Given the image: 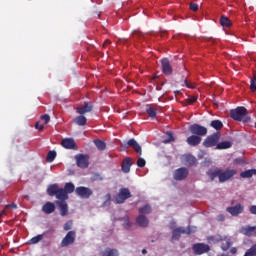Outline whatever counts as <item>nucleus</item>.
I'll use <instances>...</instances> for the list:
<instances>
[{
	"label": "nucleus",
	"mask_w": 256,
	"mask_h": 256,
	"mask_svg": "<svg viewBox=\"0 0 256 256\" xmlns=\"http://www.w3.org/2000/svg\"><path fill=\"white\" fill-rule=\"evenodd\" d=\"M106 199H107V201H111V194H107Z\"/></svg>",
	"instance_id": "6e6d98bb"
},
{
	"label": "nucleus",
	"mask_w": 256,
	"mask_h": 256,
	"mask_svg": "<svg viewBox=\"0 0 256 256\" xmlns=\"http://www.w3.org/2000/svg\"><path fill=\"white\" fill-rule=\"evenodd\" d=\"M243 205L237 204L236 206L227 207L226 211L227 213H230L232 217H237V215H241L243 213Z\"/></svg>",
	"instance_id": "a211bd4d"
},
{
	"label": "nucleus",
	"mask_w": 256,
	"mask_h": 256,
	"mask_svg": "<svg viewBox=\"0 0 256 256\" xmlns=\"http://www.w3.org/2000/svg\"><path fill=\"white\" fill-rule=\"evenodd\" d=\"M93 111V104L91 102H86L82 107L76 109L79 115H85V113H91Z\"/></svg>",
	"instance_id": "6ab92c4d"
},
{
	"label": "nucleus",
	"mask_w": 256,
	"mask_h": 256,
	"mask_svg": "<svg viewBox=\"0 0 256 256\" xmlns=\"http://www.w3.org/2000/svg\"><path fill=\"white\" fill-rule=\"evenodd\" d=\"M230 116L234 121H242L243 123H249L251 121V117L247 116V108L245 107H237L231 110Z\"/></svg>",
	"instance_id": "f03ea898"
},
{
	"label": "nucleus",
	"mask_w": 256,
	"mask_h": 256,
	"mask_svg": "<svg viewBox=\"0 0 256 256\" xmlns=\"http://www.w3.org/2000/svg\"><path fill=\"white\" fill-rule=\"evenodd\" d=\"M29 198V196H24V199H28Z\"/></svg>",
	"instance_id": "680f3d73"
},
{
	"label": "nucleus",
	"mask_w": 256,
	"mask_h": 256,
	"mask_svg": "<svg viewBox=\"0 0 256 256\" xmlns=\"http://www.w3.org/2000/svg\"><path fill=\"white\" fill-rule=\"evenodd\" d=\"M101 256H119V251L117 249L106 248L105 251L101 253Z\"/></svg>",
	"instance_id": "cd10ccee"
},
{
	"label": "nucleus",
	"mask_w": 256,
	"mask_h": 256,
	"mask_svg": "<svg viewBox=\"0 0 256 256\" xmlns=\"http://www.w3.org/2000/svg\"><path fill=\"white\" fill-rule=\"evenodd\" d=\"M40 119L42 121H44L45 125H47V123H49V121H51V117L49 116V114H44L40 117Z\"/></svg>",
	"instance_id": "a19ab883"
},
{
	"label": "nucleus",
	"mask_w": 256,
	"mask_h": 256,
	"mask_svg": "<svg viewBox=\"0 0 256 256\" xmlns=\"http://www.w3.org/2000/svg\"><path fill=\"white\" fill-rule=\"evenodd\" d=\"M75 191V185L71 182L65 184L64 188H59L57 184H51L47 188V195L49 197H56V199H69V193Z\"/></svg>",
	"instance_id": "f257e3e1"
},
{
	"label": "nucleus",
	"mask_w": 256,
	"mask_h": 256,
	"mask_svg": "<svg viewBox=\"0 0 256 256\" xmlns=\"http://www.w3.org/2000/svg\"><path fill=\"white\" fill-rule=\"evenodd\" d=\"M166 139L163 140V143L167 145V143H173L175 141V137L173 136V132H166Z\"/></svg>",
	"instance_id": "c9c22d12"
},
{
	"label": "nucleus",
	"mask_w": 256,
	"mask_h": 256,
	"mask_svg": "<svg viewBox=\"0 0 256 256\" xmlns=\"http://www.w3.org/2000/svg\"><path fill=\"white\" fill-rule=\"evenodd\" d=\"M146 253H147V249H143V250H142V254H143V255H146Z\"/></svg>",
	"instance_id": "13d9d810"
},
{
	"label": "nucleus",
	"mask_w": 256,
	"mask_h": 256,
	"mask_svg": "<svg viewBox=\"0 0 256 256\" xmlns=\"http://www.w3.org/2000/svg\"><path fill=\"white\" fill-rule=\"evenodd\" d=\"M250 213H251L252 215H256V205H252V206L250 207Z\"/></svg>",
	"instance_id": "8fccbe9b"
},
{
	"label": "nucleus",
	"mask_w": 256,
	"mask_h": 256,
	"mask_svg": "<svg viewBox=\"0 0 256 256\" xmlns=\"http://www.w3.org/2000/svg\"><path fill=\"white\" fill-rule=\"evenodd\" d=\"M77 167L80 169H87L89 167V155L87 154H77L74 156Z\"/></svg>",
	"instance_id": "39448f33"
},
{
	"label": "nucleus",
	"mask_w": 256,
	"mask_h": 256,
	"mask_svg": "<svg viewBox=\"0 0 256 256\" xmlns=\"http://www.w3.org/2000/svg\"><path fill=\"white\" fill-rule=\"evenodd\" d=\"M190 9L191 11H199V5L195 3H190Z\"/></svg>",
	"instance_id": "49530a36"
},
{
	"label": "nucleus",
	"mask_w": 256,
	"mask_h": 256,
	"mask_svg": "<svg viewBox=\"0 0 256 256\" xmlns=\"http://www.w3.org/2000/svg\"><path fill=\"white\" fill-rule=\"evenodd\" d=\"M175 95H179L181 92L179 90L174 91Z\"/></svg>",
	"instance_id": "bf43d9fd"
},
{
	"label": "nucleus",
	"mask_w": 256,
	"mask_h": 256,
	"mask_svg": "<svg viewBox=\"0 0 256 256\" xmlns=\"http://www.w3.org/2000/svg\"><path fill=\"white\" fill-rule=\"evenodd\" d=\"M5 209H17V204L12 203L5 206Z\"/></svg>",
	"instance_id": "09e8293b"
},
{
	"label": "nucleus",
	"mask_w": 256,
	"mask_h": 256,
	"mask_svg": "<svg viewBox=\"0 0 256 256\" xmlns=\"http://www.w3.org/2000/svg\"><path fill=\"white\" fill-rule=\"evenodd\" d=\"M187 177H189V170L185 167L178 168L174 172L175 181H183V179H187Z\"/></svg>",
	"instance_id": "9b49d317"
},
{
	"label": "nucleus",
	"mask_w": 256,
	"mask_h": 256,
	"mask_svg": "<svg viewBox=\"0 0 256 256\" xmlns=\"http://www.w3.org/2000/svg\"><path fill=\"white\" fill-rule=\"evenodd\" d=\"M194 255H203L204 253H209L211 247L205 243H196L192 247Z\"/></svg>",
	"instance_id": "6e6552de"
},
{
	"label": "nucleus",
	"mask_w": 256,
	"mask_h": 256,
	"mask_svg": "<svg viewBox=\"0 0 256 256\" xmlns=\"http://www.w3.org/2000/svg\"><path fill=\"white\" fill-rule=\"evenodd\" d=\"M250 83L251 91H256V74H254L253 79L250 81Z\"/></svg>",
	"instance_id": "58836bf2"
},
{
	"label": "nucleus",
	"mask_w": 256,
	"mask_h": 256,
	"mask_svg": "<svg viewBox=\"0 0 256 256\" xmlns=\"http://www.w3.org/2000/svg\"><path fill=\"white\" fill-rule=\"evenodd\" d=\"M188 131H190L192 135H196L198 137H205L208 133L207 127L201 126L200 124L190 125L188 127Z\"/></svg>",
	"instance_id": "20e7f679"
},
{
	"label": "nucleus",
	"mask_w": 256,
	"mask_h": 256,
	"mask_svg": "<svg viewBox=\"0 0 256 256\" xmlns=\"http://www.w3.org/2000/svg\"><path fill=\"white\" fill-rule=\"evenodd\" d=\"M127 199H131V191L129 188H121L116 196V203L121 205Z\"/></svg>",
	"instance_id": "423d86ee"
},
{
	"label": "nucleus",
	"mask_w": 256,
	"mask_h": 256,
	"mask_svg": "<svg viewBox=\"0 0 256 256\" xmlns=\"http://www.w3.org/2000/svg\"><path fill=\"white\" fill-rule=\"evenodd\" d=\"M231 247V243L229 241H226L221 244L222 251H227Z\"/></svg>",
	"instance_id": "37998d69"
},
{
	"label": "nucleus",
	"mask_w": 256,
	"mask_h": 256,
	"mask_svg": "<svg viewBox=\"0 0 256 256\" xmlns=\"http://www.w3.org/2000/svg\"><path fill=\"white\" fill-rule=\"evenodd\" d=\"M218 220L219 221H225V216H223V215L218 216Z\"/></svg>",
	"instance_id": "5fc2aeb1"
},
{
	"label": "nucleus",
	"mask_w": 256,
	"mask_h": 256,
	"mask_svg": "<svg viewBox=\"0 0 256 256\" xmlns=\"http://www.w3.org/2000/svg\"><path fill=\"white\" fill-rule=\"evenodd\" d=\"M161 67H162V73H164L166 77H169V75H173V66H171V62L169 61V58L161 59Z\"/></svg>",
	"instance_id": "9d476101"
},
{
	"label": "nucleus",
	"mask_w": 256,
	"mask_h": 256,
	"mask_svg": "<svg viewBox=\"0 0 256 256\" xmlns=\"http://www.w3.org/2000/svg\"><path fill=\"white\" fill-rule=\"evenodd\" d=\"M62 147L64 149H72L77 151V144L75 143V139L73 138H64L61 142Z\"/></svg>",
	"instance_id": "f3484780"
},
{
	"label": "nucleus",
	"mask_w": 256,
	"mask_h": 256,
	"mask_svg": "<svg viewBox=\"0 0 256 256\" xmlns=\"http://www.w3.org/2000/svg\"><path fill=\"white\" fill-rule=\"evenodd\" d=\"M182 233H187V235H191V227H188L187 230L185 228L179 227L172 231V239L174 241H179Z\"/></svg>",
	"instance_id": "2eb2a0df"
},
{
	"label": "nucleus",
	"mask_w": 256,
	"mask_h": 256,
	"mask_svg": "<svg viewBox=\"0 0 256 256\" xmlns=\"http://www.w3.org/2000/svg\"><path fill=\"white\" fill-rule=\"evenodd\" d=\"M220 170H221V169H219V168H216V169H214V170H209V171L207 172V175H208L209 179H210L211 181H214V180L216 179V177H218V179H219Z\"/></svg>",
	"instance_id": "bb28decb"
},
{
	"label": "nucleus",
	"mask_w": 256,
	"mask_h": 256,
	"mask_svg": "<svg viewBox=\"0 0 256 256\" xmlns=\"http://www.w3.org/2000/svg\"><path fill=\"white\" fill-rule=\"evenodd\" d=\"M146 113L147 115H149V117L151 119H155V117H157V110L155 109V107L153 106H149L147 109H146Z\"/></svg>",
	"instance_id": "72a5a7b5"
},
{
	"label": "nucleus",
	"mask_w": 256,
	"mask_h": 256,
	"mask_svg": "<svg viewBox=\"0 0 256 256\" xmlns=\"http://www.w3.org/2000/svg\"><path fill=\"white\" fill-rule=\"evenodd\" d=\"M93 143L99 151H105V149H107V144H105L103 140L96 139Z\"/></svg>",
	"instance_id": "c85d7f7f"
},
{
	"label": "nucleus",
	"mask_w": 256,
	"mask_h": 256,
	"mask_svg": "<svg viewBox=\"0 0 256 256\" xmlns=\"http://www.w3.org/2000/svg\"><path fill=\"white\" fill-rule=\"evenodd\" d=\"M55 204L60 209V215L65 217V215L69 214V206L67 205V199H58L55 201Z\"/></svg>",
	"instance_id": "ddd939ff"
},
{
	"label": "nucleus",
	"mask_w": 256,
	"mask_h": 256,
	"mask_svg": "<svg viewBox=\"0 0 256 256\" xmlns=\"http://www.w3.org/2000/svg\"><path fill=\"white\" fill-rule=\"evenodd\" d=\"M253 175H256L255 169L246 170V171H243L240 173V177L242 179H251V177H253Z\"/></svg>",
	"instance_id": "a878e982"
},
{
	"label": "nucleus",
	"mask_w": 256,
	"mask_h": 256,
	"mask_svg": "<svg viewBox=\"0 0 256 256\" xmlns=\"http://www.w3.org/2000/svg\"><path fill=\"white\" fill-rule=\"evenodd\" d=\"M75 243V231H69L66 236L62 239L60 247H69Z\"/></svg>",
	"instance_id": "f8f14e48"
},
{
	"label": "nucleus",
	"mask_w": 256,
	"mask_h": 256,
	"mask_svg": "<svg viewBox=\"0 0 256 256\" xmlns=\"http://www.w3.org/2000/svg\"><path fill=\"white\" fill-rule=\"evenodd\" d=\"M3 215H5V210L1 212L0 217H3Z\"/></svg>",
	"instance_id": "052dcab7"
},
{
	"label": "nucleus",
	"mask_w": 256,
	"mask_h": 256,
	"mask_svg": "<svg viewBox=\"0 0 256 256\" xmlns=\"http://www.w3.org/2000/svg\"><path fill=\"white\" fill-rule=\"evenodd\" d=\"M235 175H237V170L235 169H228L224 172L220 169L219 182L225 183V181H229V179L235 177Z\"/></svg>",
	"instance_id": "1a4fd4ad"
},
{
	"label": "nucleus",
	"mask_w": 256,
	"mask_h": 256,
	"mask_svg": "<svg viewBox=\"0 0 256 256\" xmlns=\"http://www.w3.org/2000/svg\"><path fill=\"white\" fill-rule=\"evenodd\" d=\"M234 163H241V159H235Z\"/></svg>",
	"instance_id": "4d7b16f0"
},
{
	"label": "nucleus",
	"mask_w": 256,
	"mask_h": 256,
	"mask_svg": "<svg viewBox=\"0 0 256 256\" xmlns=\"http://www.w3.org/2000/svg\"><path fill=\"white\" fill-rule=\"evenodd\" d=\"M42 211L46 215H51V213H55V203H53V202H46L42 206Z\"/></svg>",
	"instance_id": "aec40b11"
},
{
	"label": "nucleus",
	"mask_w": 256,
	"mask_h": 256,
	"mask_svg": "<svg viewBox=\"0 0 256 256\" xmlns=\"http://www.w3.org/2000/svg\"><path fill=\"white\" fill-rule=\"evenodd\" d=\"M107 45H111V41L105 40L103 43V47H107Z\"/></svg>",
	"instance_id": "603ef678"
},
{
	"label": "nucleus",
	"mask_w": 256,
	"mask_h": 256,
	"mask_svg": "<svg viewBox=\"0 0 256 256\" xmlns=\"http://www.w3.org/2000/svg\"><path fill=\"white\" fill-rule=\"evenodd\" d=\"M196 101H197V97L195 96H192L187 99V103H189V105H193V103H195Z\"/></svg>",
	"instance_id": "de8ad7c7"
},
{
	"label": "nucleus",
	"mask_w": 256,
	"mask_h": 256,
	"mask_svg": "<svg viewBox=\"0 0 256 256\" xmlns=\"http://www.w3.org/2000/svg\"><path fill=\"white\" fill-rule=\"evenodd\" d=\"M244 256H256V244L251 246V248H249L246 253L244 254Z\"/></svg>",
	"instance_id": "4c0bfd02"
},
{
	"label": "nucleus",
	"mask_w": 256,
	"mask_h": 256,
	"mask_svg": "<svg viewBox=\"0 0 256 256\" xmlns=\"http://www.w3.org/2000/svg\"><path fill=\"white\" fill-rule=\"evenodd\" d=\"M230 147H232L231 142L223 141L217 144L216 149L223 150V149H230Z\"/></svg>",
	"instance_id": "2f4dec72"
},
{
	"label": "nucleus",
	"mask_w": 256,
	"mask_h": 256,
	"mask_svg": "<svg viewBox=\"0 0 256 256\" xmlns=\"http://www.w3.org/2000/svg\"><path fill=\"white\" fill-rule=\"evenodd\" d=\"M219 139H221L220 132H214L212 135L207 136L203 141V147H217L219 143Z\"/></svg>",
	"instance_id": "7ed1b4c3"
},
{
	"label": "nucleus",
	"mask_w": 256,
	"mask_h": 256,
	"mask_svg": "<svg viewBox=\"0 0 256 256\" xmlns=\"http://www.w3.org/2000/svg\"><path fill=\"white\" fill-rule=\"evenodd\" d=\"M35 129H38V131H43V129H45V125L36 122Z\"/></svg>",
	"instance_id": "a18cd8bd"
},
{
	"label": "nucleus",
	"mask_w": 256,
	"mask_h": 256,
	"mask_svg": "<svg viewBox=\"0 0 256 256\" xmlns=\"http://www.w3.org/2000/svg\"><path fill=\"white\" fill-rule=\"evenodd\" d=\"M124 147L126 149H129L131 147L136 151L139 155H143V150L141 149V145H139L136 141L135 138H131L127 141V143L124 144Z\"/></svg>",
	"instance_id": "4468645a"
},
{
	"label": "nucleus",
	"mask_w": 256,
	"mask_h": 256,
	"mask_svg": "<svg viewBox=\"0 0 256 256\" xmlns=\"http://www.w3.org/2000/svg\"><path fill=\"white\" fill-rule=\"evenodd\" d=\"M151 211H153V210L151 208V205H149V204H146L143 207L139 208L140 215H149L151 213Z\"/></svg>",
	"instance_id": "c756f323"
},
{
	"label": "nucleus",
	"mask_w": 256,
	"mask_h": 256,
	"mask_svg": "<svg viewBox=\"0 0 256 256\" xmlns=\"http://www.w3.org/2000/svg\"><path fill=\"white\" fill-rule=\"evenodd\" d=\"M39 241H43V234H39L30 239V245H37Z\"/></svg>",
	"instance_id": "e433bc0d"
},
{
	"label": "nucleus",
	"mask_w": 256,
	"mask_h": 256,
	"mask_svg": "<svg viewBox=\"0 0 256 256\" xmlns=\"http://www.w3.org/2000/svg\"><path fill=\"white\" fill-rule=\"evenodd\" d=\"M210 127H213L216 131H221V129H223V122H221V120H213L210 123Z\"/></svg>",
	"instance_id": "7c9ffc66"
},
{
	"label": "nucleus",
	"mask_w": 256,
	"mask_h": 256,
	"mask_svg": "<svg viewBox=\"0 0 256 256\" xmlns=\"http://www.w3.org/2000/svg\"><path fill=\"white\" fill-rule=\"evenodd\" d=\"M55 157H57V152L55 150L49 151L46 156L47 163H53L55 161Z\"/></svg>",
	"instance_id": "473e14b6"
},
{
	"label": "nucleus",
	"mask_w": 256,
	"mask_h": 256,
	"mask_svg": "<svg viewBox=\"0 0 256 256\" xmlns=\"http://www.w3.org/2000/svg\"><path fill=\"white\" fill-rule=\"evenodd\" d=\"M131 165H133V163L131 162V158H125L121 164V169L123 173H129V171H131Z\"/></svg>",
	"instance_id": "412c9836"
},
{
	"label": "nucleus",
	"mask_w": 256,
	"mask_h": 256,
	"mask_svg": "<svg viewBox=\"0 0 256 256\" xmlns=\"http://www.w3.org/2000/svg\"><path fill=\"white\" fill-rule=\"evenodd\" d=\"M135 224L129 220H125L123 223V226L125 229H131Z\"/></svg>",
	"instance_id": "79ce46f5"
},
{
	"label": "nucleus",
	"mask_w": 256,
	"mask_h": 256,
	"mask_svg": "<svg viewBox=\"0 0 256 256\" xmlns=\"http://www.w3.org/2000/svg\"><path fill=\"white\" fill-rule=\"evenodd\" d=\"M136 223L139 225V227H149V218H147L145 215H139L136 218Z\"/></svg>",
	"instance_id": "4be33fe9"
},
{
	"label": "nucleus",
	"mask_w": 256,
	"mask_h": 256,
	"mask_svg": "<svg viewBox=\"0 0 256 256\" xmlns=\"http://www.w3.org/2000/svg\"><path fill=\"white\" fill-rule=\"evenodd\" d=\"M201 141H203L201 136H197L195 134H192L186 139V143L190 145V147H197L198 145H201Z\"/></svg>",
	"instance_id": "dca6fc26"
},
{
	"label": "nucleus",
	"mask_w": 256,
	"mask_h": 256,
	"mask_svg": "<svg viewBox=\"0 0 256 256\" xmlns=\"http://www.w3.org/2000/svg\"><path fill=\"white\" fill-rule=\"evenodd\" d=\"M146 163H147V162H145V159H143V158H138V160H137V162H136V165H137V167L143 168V167H145Z\"/></svg>",
	"instance_id": "ea45409f"
},
{
	"label": "nucleus",
	"mask_w": 256,
	"mask_h": 256,
	"mask_svg": "<svg viewBox=\"0 0 256 256\" xmlns=\"http://www.w3.org/2000/svg\"><path fill=\"white\" fill-rule=\"evenodd\" d=\"M75 193L80 199H89L93 195V190L88 187L79 186L75 189Z\"/></svg>",
	"instance_id": "0eeeda50"
},
{
	"label": "nucleus",
	"mask_w": 256,
	"mask_h": 256,
	"mask_svg": "<svg viewBox=\"0 0 256 256\" xmlns=\"http://www.w3.org/2000/svg\"><path fill=\"white\" fill-rule=\"evenodd\" d=\"M186 86L188 88H191V86L189 85V83H187V79L184 80V84H182V86Z\"/></svg>",
	"instance_id": "864d4df0"
},
{
	"label": "nucleus",
	"mask_w": 256,
	"mask_h": 256,
	"mask_svg": "<svg viewBox=\"0 0 256 256\" xmlns=\"http://www.w3.org/2000/svg\"><path fill=\"white\" fill-rule=\"evenodd\" d=\"M220 25H222V27H231V20L227 18V16H221Z\"/></svg>",
	"instance_id": "f704fd0d"
},
{
	"label": "nucleus",
	"mask_w": 256,
	"mask_h": 256,
	"mask_svg": "<svg viewBox=\"0 0 256 256\" xmlns=\"http://www.w3.org/2000/svg\"><path fill=\"white\" fill-rule=\"evenodd\" d=\"M184 159L186 161V165H188L189 167H193V165L197 163V158H195V156L191 154H186L184 156Z\"/></svg>",
	"instance_id": "393cba45"
},
{
	"label": "nucleus",
	"mask_w": 256,
	"mask_h": 256,
	"mask_svg": "<svg viewBox=\"0 0 256 256\" xmlns=\"http://www.w3.org/2000/svg\"><path fill=\"white\" fill-rule=\"evenodd\" d=\"M230 253H232V255H235V253H237V248L232 247V248L230 249Z\"/></svg>",
	"instance_id": "3c124183"
},
{
	"label": "nucleus",
	"mask_w": 256,
	"mask_h": 256,
	"mask_svg": "<svg viewBox=\"0 0 256 256\" xmlns=\"http://www.w3.org/2000/svg\"><path fill=\"white\" fill-rule=\"evenodd\" d=\"M73 122L75 123V125H78L79 127H85V125H87V117L81 114L80 116L75 117L73 119Z\"/></svg>",
	"instance_id": "5701e85b"
},
{
	"label": "nucleus",
	"mask_w": 256,
	"mask_h": 256,
	"mask_svg": "<svg viewBox=\"0 0 256 256\" xmlns=\"http://www.w3.org/2000/svg\"><path fill=\"white\" fill-rule=\"evenodd\" d=\"M246 237H253L256 235V226H247L242 229Z\"/></svg>",
	"instance_id": "b1692460"
},
{
	"label": "nucleus",
	"mask_w": 256,
	"mask_h": 256,
	"mask_svg": "<svg viewBox=\"0 0 256 256\" xmlns=\"http://www.w3.org/2000/svg\"><path fill=\"white\" fill-rule=\"evenodd\" d=\"M71 227H73V222L68 221L64 224V231H70Z\"/></svg>",
	"instance_id": "c03bdc74"
}]
</instances>
